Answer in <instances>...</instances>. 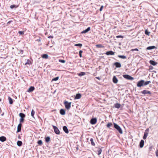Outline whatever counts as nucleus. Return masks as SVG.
Instances as JSON below:
<instances>
[{
  "mask_svg": "<svg viewBox=\"0 0 158 158\" xmlns=\"http://www.w3.org/2000/svg\"><path fill=\"white\" fill-rule=\"evenodd\" d=\"M113 81L114 83L116 84L117 83L118 80L115 76H114L113 77Z\"/></svg>",
  "mask_w": 158,
  "mask_h": 158,
  "instance_id": "obj_12",
  "label": "nucleus"
},
{
  "mask_svg": "<svg viewBox=\"0 0 158 158\" xmlns=\"http://www.w3.org/2000/svg\"><path fill=\"white\" fill-rule=\"evenodd\" d=\"M8 100L9 101V102L10 104H12L13 103V101L12 99L10 97H8Z\"/></svg>",
  "mask_w": 158,
  "mask_h": 158,
  "instance_id": "obj_29",
  "label": "nucleus"
},
{
  "mask_svg": "<svg viewBox=\"0 0 158 158\" xmlns=\"http://www.w3.org/2000/svg\"><path fill=\"white\" fill-rule=\"evenodd\" d=\"M35 89V88L33 86H31L28 89L27 91L28 92H31Z\"/></svg>",
  "mask_w": 158,
  "mask_h": 158,
  "instance_id": "obj_13",
  "label": "nucleus"
},
{
  "mask_svg": "<svg viewBox=\"0 0 158 158\" xmlns=\"http://www.w3.org/2000/svg\"><path fill=\"white\" fill-rule=\"evenodd\" d=\"M112 126L113 124L111 123H108L106 125L107 127L110 129V127H112Z\"/></svg>",
  "mask_w": 158,
  "mask_h": 158,
  "instance_id": "obj_23",
  "label": "nucleus"
},
{
  "mask_svg": "<svg viewBox=\"0 0 158 158\" xmlns=\"http://www.w3.org/2000/svg\"><path fill=\"white\" fill-rule=\"evenodd\" d=\"M90 141L91 142V144L92 145L94 146L95 145V144L94 142L93 139V138H91L90 139Z\"/></svg>",
  "mask_w": 158,
  "mask_h": 158,
  "instance_id": "obj_33",
  "label": "nucleus"
},
{
  "mask_svg": "<svg viewBox=\"0 0 158 158\" xmlns=\"http://www.w3.org/2000/svg\"><path fill=\"white\" fill-rule=\"evenodd\" d=\"M22 142L20 141H18L17 142V145L19 146H21L22 145Z\"/></svg>",
  "mask_w": 158,
  "mask_h": 158,
  "instance_id": "obj_32",
  "label": "nucleus"
},
{
  "mask_svg": "<svg viewBox=\"0 0 158 158\" xmlns=\"http://www.w3.org/2000/svg\"><path fill=\"white\" fill-rule=\"evenodd\" d=\"M19 115L20 117L21 118H24L25 117V115L23 113H20Z\"/></svg>",
  "mask_w": 158,
  "mask_h": 158,
  "instance_id": "obj_30",
  "label": "nucleus"
},
{
  "mask_svg": "<svg viewBox=\"0 0 158 158\" xmlns=\"http://www.w3.org/2000/svg\"><path fill=\"white\" fill-rule=\"evenodd\" d=\"M85 74V73L84 72H81L80 73L78 74V75L79 76L81 77L83 76H84Z\"/></svg>",
  "mask_w": 158,
  "mask_h": 158,
  "instance_id": "obj_27",
  "label": "nucleus"
},
{
  "mask_svg": "<svg viewBox=\"0 0 158 158\" xmlns=\"http://www.w3.org/2000/svg\"><path fill=\"white\" fill-rule=\"evenodd\" d=\"M102 152V150L100 148H98V150L97 151V153L98 155H99Z\"/></svg>",
  "mask_w": 158,
  "mask_h": 158,
  "instance_id": "obj_19",
  "label": "nucleus"
},
{
  "mask_svg": "<svg viewBox=\"0 0 158 158\" xmlns=\"http://www.w3.org/2000/svg\"><path fill=\"white\" fill-rule=\"evenodd\" d=\"M137 86H138V82L137 83Z\"/></svg>",
  "mask_w": 158,
  "mask_h": 158,
  "instance_id": "obj_56",
  "label": "nucleus"
},
{
  "mask_svg": "<svg viewBox=\"0 0 158 158\" xmlns=\"http://www.w3.org/2000/svg\"><path fill=\"white\" fill-rule=\"evenodd\" d=\"M12 21H10L9 22H8L7 23V24H10L11 22H12Z\"/></svg>",
  "mask_w": 158,
  "mask_h": 158,
  "instance_id": "obj_51",
  "label": "nucleus"
},
{
  "mask_svg": "<svg viewBox=\"0 0 158 158\" xmlns=\"http://www.w3.org/2000/svg\"><path fill=\"white\" fill-rule=\"evenodd\" d=\"M155 48L156 49V48H157L154 46H149V47H148L146 48V50H152V49H155Z\"/></svg>",
  "mask_w": 158,
  "mask_h": 158,
  "instance_id": "obj_14",
  "label": "nucleus"
},
{
  "mask_svg": "<svg viewBox=\"0 0 158 158\" xmlns=\"http://www.w3.org/2000/svg\"><path fill=\"white\" fill-rule=\"evenodd\" d=\"M118 57L119 58L123 59H126L127 58V57L126 56L124 55H118Z\"/></svg>",
  "mask_w": 158,
  "mask_h": 158,
  "instance_id": "obj_26",
  "label": "nucleus"
},
{
  "mask_svg": "<svg viewBox=\"0 0 158 158\" xmlns=\"http://www.w3.org/2000/svg\"><path fill=\"white\" fill-rule=\"evenodd\" d=\"M35 114V111L33 110H32L31 112V116L34 117V115Z\"/></svg>",
  "mask_w": 158,
  "mask_h": 158,
  "instance_id": "obj_37",
  "label": "nucleus"
},
{
  "mask_svg": "<svg viewBox=\"0 0 158 158\" xmlns=\"http://www.w3.org/2000/svg\"><path fill=\"white\" fill-rule=\"evenodd\" d=\"M64 104L66 109L69 110L70 109L71 107V102H68L67 101H65L64 102Z\"/></svg>",
  "mask_w": 158,
  "mask_h": 158,
  "instance_id": "obj_3",
  "label": "nucleus"
},
{
  "mask_svg": "<svg viewBox=\"0 0 158 158\" xmlns=\"http://www.w3.org/2000/svg\"><path fill=\"white\" fill-rule=\"evenodd\" d=\"M83 52V51L82 50H80L79 52V56L80 57H82V53Z\"/></svg>",
  "mask_w": 158,
  "mask_h": 158,
  "instance_id": "obj_39",
  "label": "nucleus"
},
{
  "mask_svg": "<svg viewBox=\"0 0 158 158\" xmlns=\"http://www.w3.org/2000/svg\"><path fill=\"white\" fill-rule=\"evenodd\" d=\"M149 69H150L152 70L153 69V67L152 66H150L149 67Z\"/></svg>",
  "mask_w": 158,
  "mask_h": 158,
  "instance_id": "obj_48",
  "label": "nucleus"
},
{
  "mask_svg": "<svg viewBox=\"0 0 158 158\" xmlns=\"http://www.w3.org/2000/svg\"><path fill=\"white\" fill-rule=\"evenodd\" d=\"M96 78L98 80H100V78L99 77H96Z\"/></svg>",
  "mask_w": 158,
  "mask_h": 158,
  "instance_id": "obj_54",
  "label": "nucleus"
},
{
  "mask_svg": "<svg viewBox=\"0 0 158 158\" xmlns=\"http://www.w3.org/2000/svg\"><path fill=\"white\" fill-rule=\"evenodd\" d=\"M103 8V6H102L99 9V10L100 11H101L102 10Z\"/></svg>",
  "mask_w": 158,
  "mask_h": 158,
  "instance_id": "obj_47",
  "label": "nucleus"
},
{
  "mask_svg": "<svg viewBox=\"0 0 158 158\" xmlns=\"http://www.w3.org/2000/svg\"><path fill=\"white\" fill-rule=\"evenodd\" d=\"M123 76L124 78L127 80H132L134 79L133 77L127 74L123 75Z\"/></svg>",
  "mask_w": 158,
  "mask_h": 158,
  "instance_id": "obj_4",
  "label": "nucleus"
},
{
  "mask_svg": "<svg viewBox=\"0 0 158 158\" xmlns=\"http://www.w3.org/2000/svg\"><path fill=\"white\" fill-rule=\"evenodd\" d=\"M24 118H20V123H22L24 122Z\"/></svg>",
  "mask_w": 158,
  "mask_h": 158,
  "instance_id": "obj_40",
  "label": "nucleus"
},
{
  "mask_svg": "<svg viewBox=\"0 0 158 158\" xmlns=\"http://www.w3.org/2000/svg\"><path fill=\"white\" fill-rule=\"evenodd\" d=\"M148 133L145 132L144 135L143 137V139H146L147 136H148Z\"/></svg>",
  "mask_w": 158,
  "mask_h": 158,
  "instance_id": "obj_28",
  "label": "nucleus"
},
{
  "mask_svg": "<svg viewBox=\"0 0 158 158\" xmlns=\"http://www.w3.org/2000/svg\"><path fill=\"white\" fill-rule=\"evenodd\" d=\"M144 141L143 140H141L140 142L139 146L141 148H142L144 145Z\"/></svg>",
  "mask_w": 158,
  "mask_h": 158,
  "instance_id": "obj_20",
  "label": "nucleus"
},
{
  "mask_svg": "<svg viewBox=\"0 0 158 158\" xmlns=\"http://www.w3.org/2000/svg\"><path fill=\"white\" fill-rule=\"evenodd\" d=\"M60 113L62 115H64L65 114V112L64 110L61 109L60 110Z\"/></svg>",
  "mask_w": 158,
  "mask_h": 158,
  "instance_id": "obj_22",
  "label": "nucleus"
},
{
  "mask_svg": "<svg viewBox=\"0 0 158 158\" xmlns=\"http://www.w3.org/2000/svg\"><path fill=\"white\" fill-rule=\"evenodd\" d=\"M88 158H91V157H89Z\"/></svg>",
  "mask_w": 158,
  "mask_h": 158,
  "instance_id": "obj_58",
  "label": "nucleus"
},
{
  "mask_svg": "<svg viewBox=\"0 0 158 158\" xmlns=\"http://www.w3.org/2000/svg\"><path fill=\"white\" fill-rule=\"evenodd\" d=\"M42 57L43 58L47 59L48 58V55L47 54H44L42 56Z\"/></svg>",
  "mask_w": 158,
  "mask_h": 158,
  "instance_id": "obj_24",
  "label": "nucleus"
},
{
  "mask_svg": "<svg viewBox=\"0 0 158 158\" xmlns=\"http://www.w3.org/2000/svg\"><path fill=\"white\" fill-rule=\"evenodd\" d=\"M45 142L48 143L50 141V138L48 136L45 138Z\"/></svg>",
  "mask_w": 158,
  "mask_h": 158,
  "instance_id": "obj_25",
  "label": "nucleus"
},
{
  "mask_svg": "<svg viewBox=\"0 0 158 158\" xmlns=\"http://www.w3.org/2000/svg\"><path fill=\"white\" fill-rule=\"evenodd\" d=\"M20 52L22 54L23 52V50H20Z\"/></svg>",
  "mask_w": 158,
  "mask_h": 158,
  "instance_id": "obj_53",
  "label": "nucleus"
},
{
  "mask_svg": "<svg viewBox=\"0 0 158 158\" xmlns=\"http://www.w3.org/2000/svg\"><path fill=\"white\" fill-rule=\"evenodd\" d=\"M31 64V62L30 60L29 59H28L27 60V62L25 63V65L27 64Z\"/></svg>",
  "mask_w": 158,
  "mask_h": 158,
  "instance_id": "obj_35",
  "label": "nucleus"
},
{
  "mask_svg": "<svg viewBox=\"0 0 158 158\" xmlns=\"http://www.w3.org/2000/svg\"><path fill=\"white\" fill-rule=\"evenodd\" d=\"M149 63L151 64L153 66L156 65L157 64V62L152 60H150L149 61Z\"/></svg>",
  "mask_w": 158,
  "mask_h": 158,
  "instance_id": "obj_17",
  "label": "nucleus"
},
{
  "mask_svg": "<svg viewBox=\"0 0 158 158\" xmlns=\"http://www.w3.org/2000/svg\"><path fill=\"white\" fill-rule=\"evenodd\" d=\"M150 32L148 31L146 29L145 31V33L146 35L148 36H149L150 35Z\"/></svg>",
  "mask_w": 158,
  "mask_h": 158,
  "instance_id": "obj_34",
  "label": "nucleus"
},
{
  "mask_svg": "<svg viewBox=\"0 0 158 158\" xmlns=\"http://www.w3.org/2000/svg\"><path fill=\"white\" fill-rule=\"evenodd\" d=\"M142 94H151V93L150 91L146 90H144L140 92Z\"/></svg>",
  "mask_w": 158,
  "mask_h": 158,
  "instance_id": "obj_6",
  "label": "nucleus"
},
{
  "mask_svg": "<svg viewBox=\"0 0 158 158\" xmlns=\"http://www.w3.org/2000/svg\"><path fill=\"white\" fill-rule=\"evenodd\" d=\"M48 38H53V36H50L48 37Z\"/></svg>",
  "mask_w": 158,
  "mask_h": 158,
  "instance_id": "obj_50",
  "label": "nucleus"
},
{
  "mask_svg": "<svg viewBox=\"0 0 158 158\" xmlns=\"http://www.w3.org/2000/svg\"><path fill=\"white\" fill-rule=\"evenodd\" d=\"M114 106L116 108L118 109L120 107L121 105L119 103H117L114 104Z\"/></svg>",
  "mask_w": 158,
  "mask_h": 158,
  "instance_id": "obj_21",
  "label": "nucleus"
},
{
  "mask_svg": "<svg viewBox=\"0 0 158 158\" xmlns=\"http://www.w3.org/2000/svg\"><path fill=\"white\" fill-rule=\"evenodd\" d=\"M38 144L40 145H41L42 144L43 142L41 140H39L37 142Z\"/></svg>",
  "mask_w": 158,
  "mask_h": 158,
  "instance_id": "obj_36",
  "label": "nucleus"
},
{
  "mask_svg": "<svg viewBox=\"0 0 158 158\" xmlns=\"http://www.w3.org/2000/svg\"><path fill=\"white\" fill-rule=\"evenodd\" d=\"M116 37L117 38H123V37L122 35H117L116 36Z\"/></svg>",
  "mask_w": 158,
  "mask_h": 158,
  "instance_id": "obj_44",
  "label": "nucleus"
},
{
  "mask_svg": "<svg viewBox=\"0 0 158 158\" xmlns=\"http://www.w3.org/2000/svg\"><path fill=\"white\" fill-rule=\"evenodd\" d=\"M114 52H113L112 51H108L106 52L105 54H106L107 55H114Z\"/></svg>",
  "mask_w": 158,
  "mask_h": 158,
  "instance_id": "obj_8",
  "label": "nucleus"
},
{
  "mask_svg": "<svg viewBox=\"0 0 158 158\" xmlns=\"http://www.w3.org/2000/svg\"><path fill=\"white\" fill-rule=\"evenodd\" d=\"M156 156H158V149H157L156 152Z\"/></svg>",
  "mask_w": 158,
  "mask_h": 158,
  "instance_id": "obj_46",
  "label": "nucleus"
},
{
  "mask_svg": "<svg viewBox=\"0 0 158 158\" xmlns=\"http://www.w3.org/2000/svg\"><path fill=\"white\" fill-rule=\"evenodd\" d=\"M6 138L4 136H1L0 137V140L2 142H3L6 140Z\"/></svg>",
  "mask_w": 158,
  "mask_h": 158,
  "instance_id": "obj_16",
  "label": "nucleus"
},
{
  "mask_svg": "<svg viewBox=\"0 0 158 158\" xmlns=\"http://www.w3.org/2000/svg\"><path fill=\"white\" fill-rule=\"evenodd\" d=\"M58 79H59V77H57L55 78H53L52 79V81H57V80H58Z\"/></svg>",
  "mask_w": 158,
  "mask_h": 158,
  "instance_id": "obj_41",
  "label": "nucleus"
},
{
  "mask_svg": "<svg viewBox=\"0 0 158 158\" xmlns=\"http://www.w3.org/2000/svg\"><path fill=\"white\" fill-rule=\"evenodd\" d=\"M151 83L150 81H148L145 82L143 80H141L139 81V87L145 86Z\"/></svg>",
  "mask_w": 158,
  "mask_h": 158,
  "instance_id": "obj_1",
  "label": "nucleus"
},
{
  "mask_svg": "<svg viewBox=\"0 0 158 158\" xmlns=\"http://www.w3.org/2000/svg\"><path fill=\"white\" fill-rule=\"evenodd\" d=\"M81 97V94H77L74 98L75 99H80Z\"/></svg>",
  "mask_w": 158,
  "mask_h": 158,
  "instance_id": "obj_10",
  "label": "nucleus"
},
{
  "mask_svg": "<svg viewBox=\"0 0 158 158\" xmlns=\"http://www.w3.org/2000/svg\"><path fill=\"white\" fill-rule=\"evenodd\" d=\"M18 33L19 34H20V35H23L24 34L23 31H19Z\"/></svg>",
  "mask_w": 158,
  "mask_h": 158,
  "instance_id": "obj_45",
  "label": "nucleus"
},
{
  "mask_svg": "<svg viewBox=\"0 0 158 158\" xmlns=\"http://www.w3.org/2000/svg\"><path fill=\"white\" fill-rule=\"evenodd\" d=\"M59 62L62 63H64L65 62V61L64 60H62L61 59H59Z\"/></svg>",
  "mask_w": 158,
  "mask_h": 158,
  "instance_id": "obj_38",
  "label": "nucleus"
},
{
  "mask_svg": "<svg viewBox=\"0 0 158 158\" xmlns=\"http://www.w3.org/2000/svg\"><path fill=\"white\" fill-rule=\"evenodd\" d=\"M15 7V5H11L10 6V8L11 9H13L15 7Z\"/></svg>",
  "mask_w": 158,
  "mask_h": 158,
  "instance_id": "obj_43",
  "label": "nucleus"
},
{
  "mask_svg": "<svg viewBox=\"0 0 158 158\" xmlns=\"http://www.w3.org/2000/svg\"><path fill=\"white\" fill-rule=\"evenodd\" d=\"M149 131V129L148 128L146 130L145 132H146L148 133Z\"/></svg>",
  "mask_w": 158,
  "mask_h": 158,
  "instance_id": "obj_49",
  "label": "nucleus"
},
{
  "mask_svg": "<svg viewBox=\"0 0 158 158\" xmlns=\"http://www.w3.org/2000/svg\"><path fill=\"white\" fill-rule=\"evenodd\" d=\"M54 131L55 133L57 134H60V131L58 129V128L55 126H53Z\"/></svg>",
  "mask_w": 158,
  "mask_h": 158,
  "instance_id": "obj_5",
  "label": "nucleus"
},
{
  "mask_svg": "<svg viewBox=\"0 0 158 158\" xmlns=\"http://www.w3.org/2000/svg\"><path fill=\"white\" fill-rule=\"evenodd\" d=\"M96 47L97 48H103L104 47V46H103L101 44H98L96 45Z\"/></svg>",
  "mask_w": 158,
  "mask_h": 158,
  "instance_id": "obj_31",
  "label": "nucleus"
},
{
  "mask_svg": "<svg viewBox=\"0 0 158 158\" xmlns=\"http://www.w3.org/2000/svg\"><path fill=\"white\" fill-rule=\"evenodd\" d=\"M114 65L115 66L116 68H120L121 66L120 63L118 62H115L114 63Z\"/></svg>",
  "mask_w": 158,
  "mask_h": 158,
  "instance_id": "obj_15",
  "label": "nucleus"
},
{
  "mask_svg": "<svg viewBox=\"0 0 158 158\" xmlns=\"http://www.w3.org/2000/svg\"><path fill=\"white\" fill-rule=\"evenodd\" d=\"M63 130L66 133H68L69 132L68 128L66 126H64L63 127Z\"/></svg>",
  "mask_w": 158,
  "mask_h": 158,
  "instance_id": "obj_18",
  "label": "nucleus"
},
{
  "mask_svg": "<svg viewBox=\"0 0 158 158\" xmlns=\"http://www.w3.org/2000/svg\"><path fill=\"white\" fill-rule=\"evenodd\" d=\"M97 122V119L96 118H94L91 119L90 121V123L92 124H95Z\"/></svg>",
  "mask_w": 158,
  "mask_h": 158,
  "instance_id": "obj_7",
  "label": "nucleus"
},
{
  "mask_svg": "<svg viewBox=\"0 0 158 158\" xmlns=\"http://www.w3.org/2000/svg\"><path fill=\"white\" fill-rule=\"evenodd\" d=\"M114 127L118 131L120 134H123V131L119 126L115 123H114Z\"/></svg>",
  "mask_w": 158,
  "mask_h": 158,
  "instance_id": "obj_2",
  "label": "nucleus"
},
{
  "mask_svg": "<svg viewBox=\"0 0 158 158\" xmlns=\"http://www.w3.org/2000/svg\"><path fill=\"white\" fill-rule=\"evenodd\" d=\"M75 46H79L81 47L82 46V44H77L75 45Z\"/></svg>",
  "mask_w": 158,
  "mask_h": 158,
  "instance_id": "obj_42",
  "label": "nucleus"
},
{
  "mask_svg": "<svg viewBox=\"0 0 158 158\" xmlns=\"http://www.w3.org/2000/svg\"><path fill=\"white\" fill-rule=\"evenodd\" d=\"M90 30V27H89L87 29H85V30H84L83 31L81 32V33H82V34L85 33H86L87 32L89 31Z\"/></svg>",
  "mask_w": 158,
  "mask_h": 158,
  "instance_id": "obj_11",
  "label": "nucleus"
},
{
  "mask_svg": "<svg viewBox=\"0 0 158 158\" xmlns=\"http://www.w3.org/2000/svg\"><path fill=\"white\" fill-rule=\"evenodd\" d=\"M93 75L94 76H96V75L95 74V73H94Z\"/></svg>",
  "mask_w": 158,
  "mask_h": 158,
  "instance_id": "obj_55",
  "label": "nucleus"
},
{
  "mask_svg": "<svg viewBox=\"0 0 158 158\" xmlns=\"http://www.w3.org/2000/svg\"><path fill=\"white\" fill-rule=\"evenodd\" d=\"M22 127V124L21 123H19L17 127V132H19L21 131Z\"/></svg>",
  "mask_w": 158,
  "mask_h": 158,
  "instance_id": "obj_9",
  "label": "nucleus"
},
{
  "mask_svg": "<svg viewBox=\"0 0 158 158\" xmlns=\"http://www.w3.org/2000/svg\"><path fill=\"white\" fill-rule=\"evenodd\" d=\"M1 101V100L0 99V101Z\"/></svg>",
  "mask_w": 158,
  "mask_h": 158,
  "instance_id": "obj_57",
  "label": "nucleus"
},
{
  "mask_svg": "<svg viewBox=\"0 0 158 158\" xmlns=\"http://www.w3.org/2000/svg\"><path fill=\"white\" fill-rule=\"evenodd\" d=\"M134 50L138 51V50L137 48H135V49H132L131 50V51H133Z\"/></svg>",
  "mask_w": 158,
  "mask_h": 158,
  "instance_id": "obj_52",
  "label": "nucleus"
}]
</instances>
